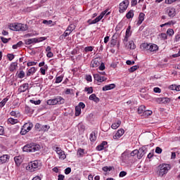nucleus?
<instances>
[{"label":"nucleus","mask_w":180,"mask_h":180,"mask_svg":"<svg viewBox=\"0 0 180 180\" xmlns=\"http://www.w3.org/2000/svg\"><path fill=\"white\" fill-rule=\"evenodd\" d=\"M41 161L34 160L29 162L28 165L26 167V169L27 171H30V172H34L36 171H39V169H41Z\"/></svg>","instance_id":"f257e3e1"},{"label":"nucleus","mask_w":180,"mask_h":180,"mask_svg":"<svg viewBox=\"0 0 180 180\" xmlns=\"http://www.w3.org/2000/svg\"><path fill=\"white\" fill-rule=\"evenodd\" d=\"M41 146L36 143H28L23 146L22 151L25 153H35V151H40Z\"/></svg>","instance_id":"f03ea898"},{"label":"nucleus","mask_w":180,"mask_h":180,"mask_svg":"<svg viewBox=\"0 0 180 180\" xmlns=\"http://www.w3.org/2000/svg\"><path fill=\"white\" fill-rule=\"evenodd\" d=\"M142 50H146V51H150V53H154V51H158V46L155 44H148L143 43L141 45Z\"/></svg>","instance_id":"7ed1b4c3"},{"label":"nucleus","mask_w":180,"mask_h":180,"mask_svg":"<svg viewBox=\"0 0 180 180\" xmlns=\"http://www.w3.org/2000/svg\"><path fill=\"white\" fill-rule=\"evenodd\" d=\"M65 100L60 96H58L53 99H49L46 101L47 105L54 106V105H63Z\"/></svg>","instance_id":"20e7f679"},{"label":"nucleus","mask_w":180,"mask_h":180,"mask_svg":"<svg viewBox=\"0 0 180 180\" xmlns=\"http://www.w3.org/2000/svg\"><path fill=\"white\" fill-rule=\"evenodd\" d=\"M11 30H15V32H26L29 27L26 24L14 23V25H10Z\"/></svg>","instance_id":"39448f33"},{"label":"nucleus","mask_w":180,"mask_h":180,"mask_svg":"<svg viewBox=\"0 0 180 180\" xmlns=\"http://www.w3.org/2000/svg\"><path fill=\"white\" fill-rule=\"evenodd\" d=\"M159 168V176H162L164 175H166V174H168V171L171 169V165L169 164H161L158 166Z\"/></svg>","instance_id":"423d86ee"},{"label":"nucleus","mask_w":180,"mask_h":180,"mask_svg":"<svg viewBox=\"0 0 180 180\" xmlns=\"http://www.w3.org/2000/svg\"><path fill=\"white\" fill-rule=\"evenodd\" d=\"M129 0H124L120 4V13H124V12H126L127 8H129Z\"/></svg>","instance_id":"0eeeda50"},{"label":"nucleus","mask_w":180,"mask_h":180,"mask_svg":"<svg viewBox=\"0 0 180 180\" xmlns=\"http://www.w3.org/2000/svg\"><path fill=\"white\" fill-rule=\"evenodd\" d=\"M165 11L169 18H171L172 19V18H175V16L176 15V9H175V8L174 7H167L165 8Z\"/></svg>","instance_id":"6e6552de"},{"label":"nucleus","mask_w":180,"mask_h":180,"mask_svg":"<svg viewBox=\"0 0 180 180\" xmlns=\"http://www.w3.org/2000/svg\"><path fill=\"white\" fill-rule=\"evenodd\" d=\"M49 129H50L49 125H43L39 123L35 124V130L37 131H49Z\"/></svg>","instance_id":"1a4fd4ad"},{"label":"nucleus","mask_w":180,"mask_h":180,"mask_svg":"<svg viewBox=\"0 0 180 180\" xmlns=\"http://www.w3.org/2000/svg\"><path fill=\"white\" fill-rule=\"evenodd\" d=\"M121 158L123 162H125L126 164H130V153H129V151L127 150L124 151L122 154Z\"/></svg>","instance_id":"9d476101"},{"label":"nucleus","mask_w":180,"mask_h":180,"mask_svg":"<svg viewBox=\"0 0 180 180\" xmlns=\"http://www.w3.org/2000/svg\"><path fill=\"white\" fill-rule=\"evenodd\" d=\"M138 160H141L144 155H146L147 153V148L146 147H142L138 150Z\"/></svg>","instance_id":"9b49d317"},{"label":"nucleus","mask_w":180,"mask_h":180,"mask_svg":"<svg viewBox=\"0 0 180 180\" xmlns=\"http://www.w3.org/2000/svg\"><path fill=\"white\" fill-rule=\"evenodd\" d=\"M155 102H157V103H164L165 105V104L169 103V102H171V98H169L168 97L156 98Z\"/></svg>","instance_id":"f8f14e48"},{"label":"nucleus","mask_w":180,"mask_h":180,"mask_svg":"<svg viewBox=\"0 0 180 180\" xmlns=\"http://www.w3.org/2000/svg\"><path fill=\"white\" fill-rule=\"evenodd\" d=\"M99 65H101V58H96L91 60L90 67L92 68H97Z\"/></svg>","instance_id":"ddd939ff"},{"label":"nucleus","mask_w":180,"mask_h":180,"mask_svg":"<svg viewBox=\"0 0 180 180\" xmlns=\"http://www.w3.org/2000/svg\"><path fill=\"white\" fill-rule=\"evenodd\" d=\"M94 78L95 81H97V82H105V81L108 79L107 77L101 76V75H99V73L94 74Z\"/></svg>","instance_id":"4468645a"},{"label":"nucleus","mask_w":180,"mask_h":180,"mask_svg":"<svg viewBox=\"0 0 180 180\" xmlns=\"http://www.w3.org/2000/svg\"><path fill=\"white\" fill-rule=\"evenodd\" d=\"M56 151L57 154H58L59 158H60V160H65V158H67V156L65 155V153L60 148L56 147Z\"/></svg>","instance_id":"2eb2a0df"},{"label":"nucleus","mask_w":180,"mask_h":180,"mask_svg":"<svg viewBox=\"0 0 180 180\" xmlns=\"http://www.w3.org/2000/svg\"><path fill=\"white\" fill-rule=\"evenodd\" d=\"M108 15H110V12H108V10H105L104 11L101 12V13L95 18L96 22L98 23V22H101V20H102V19H103V16Z\"/></svg>","instance_id":"dca6fc26"},{"label":"nucleus","mask_w":180,"mask_h":180,"mask_svg":"<svg viewBox=\"0 0 180 180\" xmlns=\"http://www.w3.org/2000/svg\"><path fill=\"white\" fill-rule=\"evenodd\" d=\"M108 148V141H103L100 145L97 146L96 150L97 151H102V150H106Z\"/></svg>","instance_id":"f3484780"},{"label":"nucleus","mask_w":180,"mask_h":180,"mask_svg":"<svg viewBox=\"0 0 180 180\" xmlns=\"http://www.w3.org/2000/svg\"><path fill=\"white\" fill-rule=\"evenodd\" d=\"M123 134H124V129H118V131L113 136L114 140H119V139H120L123 136Z\"/></svg>","instance_id":"a211bd4d"},{"label":"nucleus","mask_w":180,"mask_h":180,"mask_svg":"<svg viewBox=\"0 0 180 180\" xmlns=\"http://www.w3.org/2000/svg\"><path fill=\"white\" fill-rule=\"evenodd\" d=\"M11 156L9 155H3L0 157V164H6L9 161Z\"/></svg>","instance_id":"6ab92c4d"},{"label":"nucleus","mask_w":180,"mask_h":180,"mask_svg":"<svg viewBox=\"0 0 180 180\" xmlns=\"http://www.w3.org/2000/svg\"><path fill=\"white\" fill-rule=\"evenodd\" d=\"M27 89H29V83H25L20 86L18 91L20 94H22L23 92H26Z\"/></svg>","instance_id":"aec40b11"},{"label":"nucleus","mask_w":180,"mask_h":180,"mask_svg":"<svg viewBox=\"0 0 180 180\" xmlns=\"http://www.w3.org/2000/svg\"><path fill=\"white\" fill-rule=\"evenodd\" d=\"M36 71H37V68L35 67L27 69L26 77H30L31 75H33L36 72Z\"/></svg>","instance_id":"412c9836"},{"label":"nucleus","mask_w":180,"mask_h":180,"mask_svg":"<svg viewBox=\"0 0 180 180\" xmlns=\"http://www.w3.org/2000/svg\"><path fill=\"white\" fill-rule=\"evenodd\" d=\"M125 47L128 50H134L136 49V44H134V41H130L125 45Z\"/></svg>","instance_id":"4be33fe9"},{"label":"nucleus","mask_w":180,"mask_h":180,"mask_svg":"<svg viewBox=\"0 0 180 180\" xmlns=\"http://www.w3.org/2000/svg\"><path fill=\"white\" fill-rule=\"evenodd\" d=\"M14 161L17 167H19L22 164L23 159H22V156H15L14 157Z\"/></svg>","instance_id":"5701e85b"},{"label":"nucleus","mask_w":180,"mask_h":180,"mask_svg":"<svg viewBox=\"0 0 180 180\" xmlns=\"http://www.w3.org/2000/svg\"><path fill=\"white\" fill-rule=\"evenodd\" d=\"M25 44L27 46L30 44H33L34 43H37V38L27 39L25 40Z\"/></svg>","instance_id":"b1692460"},{"label":"nucleus","mask_w":180,"mask_h":180,"mask_svg":"<svg viewBox=\"0 0 180 180\" xmlns=\"http://www.w3.org/2000/svg\"><path fill=\"white\" fill-rule=\"evenodd\" d=\"M115 88H116V84H111L104 86L103 87V91H110V89H115Z\"/></svg>","instance_id":"393cba45"},{"label":"nucleus","mask_w":180,"mask_h":180,"mask_svg":"<svg viewBox=\"0 0 180 180\" xmlns=\"http://www.w3.org/2000/svg\"><path fill=\"white\" fill-rule=\"evenodd\" d=\"M18 67V62H13L9 66V71L11 72H13L16 70V68Z\"/></svg>","instance_id":"a878e982"},{"label":"nucleus","mask_w":180,"mask_h":180,"mask_svg":"<svg viewBox=\"0 0 180 180\" xmlns=\"http://www.w3.org/2000/svg\"><path fill=\"white\" fill-rule=\"evenodd\" d=\"M23 128L25 129L26 131L29 132L33 128V124L32 122L25 123L23 125Z\"/></svg>","instance_id":"bb28decb"},{"label":"nucleus","mask_w":180,"mask_h":180,"mask_svg":"<svg viewBox=\"0 0 180 180\" xmlns=\"http://www.w3.org/2000/svg\"><path fill=\"white\" fill-rule=\"evenodd\" d=\"M71 34V32L68 31V29L65 30L64 33L59 37L60 40H64L66 37H68V36Z\"/></svg>","instance_id":"cd10ccee"},{"label":"nucleus","mask_w":180,"mask_h":180,"mask_svg":"<svg viewBox=\"0 0 180 180\" xmlns=\"http://www.w3.org/2000/svg\"><path fill=\"white\" fill-rule=\"evenodd\" d=\"M15 76H17V78H19L20 79H23L24 77L26 76V73L23 70H20V72L18 71L15 74Z\"/></svg>","instance_id":"c85d7f7f"},{"label":"nucleus","mask_w":180,"mask_h":180,"mask_svg":"<svg viewBox=\"0 0 180 180\" xmlns=\"http://www.w3.org/2000/svg\"><path fill=\"white\" fill-rule=\"evenodd\" d=\"M144 16H146V14H144V13H139L138 25H141L143 23V22L144 21Z\"/></svg>","instance_id":"c756f323"},{"label":"nucleus","mask_w":180,"mask_h":180,"mask_svg":"<svg viewBox=\"0 0 180 180\" xmlns=\"http://www.w3.org/2000/svg\"><path fill=\"white\" fill-rule=\"evenodd\" d=\"M120 124H122V121L118 120L117 122H114L111 125V128H112L114 130H116V129H118L120 127Z\"/></svg>","instance_id":"7c9ffc66"},{"label":"nucleus","mask_w":180,"mask_h":180,"mask_svg":"<svg viewBox=\"0 0 180 180\" xmlns=\"http://www.w3.org/2000/svg\"><path fill=\"white\" fill-rule=\"evenodd\" d=\"M134 16V11L130 10L127 14V19H131Z\"/></svg>","instance_id":"2f4dec72"},{"label":"nucleus","mask_w":180,"mask_h":180,"mask_svg":"<svg viewBox=\"0 0 180 180\" xmlns=\"http://www.w3.org/2000/svg\"><path fill=\"white\" fill-rule=\"evenodd\" d=\"M146 112V107L144 105H141L138 108V113L139 115H141V113H145Z\"/></svg>","instance_id":"473e14b6"},{"label":"nucleus","mask_w":180,"mask_h":180,"mask_svg":"<svg viewBox=\"0 0 180 180\" xmlns=\"http://www.w3.org/2000/svg\"><path fill=\"white\" fill-rule=\"evenodd\" d=\"M8 123H11V124H16V123H19V120L18 119H13L12 117L8 118Z\"/></svg>","instance_id":"72a5a7b5"},{"label":"nucleus","mask_w":180,"mask_h":180,"mask_svg":"<svg viewBox=\"0 0 180 180\" xmlns=\"http://www.w3.org/2000/svg\"><path fill=\"white\" fill-rule=\"evenodd\" d=\"M115 38V36H112V39L110 41V46L111 47H115L116 44H117V39Z\"/></svg>","instance_id":"f704fd0d"},{"label":"nucleus","mask_w":180,"mask_h":180,"mask_svg":"<svg viewBox=\"0 0 180 180\" xmlns=\"http://www.w3.org/2000/svg\"><path fill=\"white\" fill-rule=\"evenodd\" d=\"M75 25L74 24H70V25H68V27L66 28V30H68V31H70L71 33H72V32H74V30H75Z\"/></svg>","instance_id":"c9c22d12"},{"label":"nucleus","mask_w":180,"mask_h":180,"mask_svg":"<svg viewBox=\"0 0 180 180\" xmlns=\"http://www.w3.org/2000/svg\"><path fill=\"white\" fill-rule=\"evenodd\" d=\"M131 30V27L129 25L126 30L125 37H130V36H131V32L130 31Z\"/></svg>","instance_id":"e433bc0d"},{"label":"nucleus","mask_w":180,"mask_h":180,"mask_svg":"<svg viewBox=\"0 0 180 180\" xmlns=\"http://www.w3.org/2000/svg\"><path fill=\"white\" fill-rule=\"evenodd\" d=\"M140 68V66L139 65H134L131 67L128 70L129 72H134V71H136V70H139Z\"/></svg>","instance_id":"4c0bfd02"},{"label":"nucleus","mask_w":180,"mask_h":180,"mask_svg":"<svg viewBox=\"0 0 180 180\" xmlns=\"http://www.w3.org/2000/svg\"><path fill=\"white\" fill-rule=\"evenodd\" d=\"M25 110L26 113H33V109H32L29 105H25Z\"/></svg>","instance_id":"58836bf2"},{"label":"nucleus","mask_w":180,"mask_h":180,"mask_svg":"<svg viewBox=\"0 0 180 180\" xmlns=\"http://www.w3.org/2000/svg\"><path fill=\"white\" fill-rule=\"evenodd\" d=\"M23 45V42L22 41H20L16 44L13 45V49L15 50L18 49V47H21Z\"/></svg>","instance_id":"ea45409f"},{"label":"nucleus","mask_w":180,"mask_h":180,"mask_svg":"<svg viewBox=\"0 0 180 180\" xmlns=\"http://www.w3.org/2000/svg\"><path fill=\"white\" fill-rule=\"evenodd\" d=\"M180 0H165V3L167 5H171V4H174V2H179Z\"/></svg>","instance_id":"a19ab883"},{"label":"nucleus","mask_w":180,"mask_h":180,"mask_svg":"<svg viewBox=\"0 0 180 180\" xmlns=\"http://www.w3.org/2000/svg\"><path fill=\"white\" fill-rule=\"evenodd\" d=\"M81 115V108L79 107H75V116H79Z\"/></svg>","instance_id":"79ce46f5"},{"label":"nucleus","mask_w":180,"mask_h":180,"mask_svg":"<svg viewBox=\"0 0 180 180\" xmlns=\"http://www.w3.org/2000/svg\"><path fill=\"white\" fill-rule=\"evenodd\" d=\"M84 91L85 92H87V94H92V92H94V89L92 87H85Z\"/></svg>","instance_id":"37998d69"},{"label":"nucleus","mask_w":180,"mask_h":180,"mask_svg":"<svg viewBox=\"0 0 180 180\" xmlns=\"http://www.w3.org/2000/svg\"><path fill=\"white\" fill-rule=\"evenodd\" d=\"M63 81V76H56V84H60Z\"/></svg>","instance_id":"c03bdc74"},{"label":"nucleus","mask_w":180,"mask_h":180,"mask_svg":"<svg viewBox=\"0 0 180 180\" xmlns=\"http://www.w3.org/2000/svg\"><path fill=\"white\" fill-rule=\"evenodd\" d=\"M112 169H113V167L105 166L103 167V171H104V172H108V171H112Z\"/></svg>","instance_id":"a18cd8bd"},{"label":"nucleus","mask_w":180,"mask_h":180,"mask_svg":"<svg viewBox=\"0 0 180 180\" xmlns=\"http://www.w3.org/2000/svg\"><path fill=\"white\" fill-rule=\"evenodd\" d=\"M30 103H34V105H40L41 103V101H34V100H30Z\"/></svg>","instance_id":"49530a36"},{"label":"nucleus","mask_w":180,"mask_h":180,"mask_svg":"<svg viewBox=\"0 0 180 180\" xmlns=\"http://www.w3.org/2000/svg\"><path fill=\"white\" fill-rule=\"evenodd\" d=\"M77 155H79V157H82V155H84V149L79 148L77 150Z\"/></svg>","instance_id":"de8ad7c7"},{"label":"nucleus","mask_w":180,"mask_h":180,"mask_svg":"<svg viewBox=\"0 0 180 180\" xmlns=\"http://www.w3.org/2000/svg\"><path fill=\"white\" fill-rule=\"evenodd\" d=\"M167 34L169 36H174V30L169 28L167 31Z\"/></svg>","instance_id":"09e8293b"},{"label":"nucleus","mask_w":180,"mask_h":180,"mask_svg":"<svg viewBox=\"0 0 180 180\" xmlns=\"http://www.w3.org/2000/svg\"><path fill=\"white\" fill-rule=\"evenodd\" d=\"M94 50V46H86L84 48V51H86V53H88L89 51H93Z\"/></svg>","instance_id":"8fccbe9b"},{"label":"nucleus","mask_w":180,"mask_h":180,"mask_svg":"<svg viewBox=\"0 0 180 180\" xmlns=\"http://www.w3.org/2000/svg\"><path fill=\"white\" fill-rule=\"evenodd\" d=\"M42 23H44V25H51V23H53V20H44Z\"/></svg>","instance_id":"3c124183"},{"label":"nucleus","mask_w":180,"mask_h":180,"mask_svg":"<svg viewBox=\"0 0 180 180\" xmlns=\"http://www.w3.org/2000/svg\"><path fill=\"white\" fill-rule=\"evenodd\" d=\"M7 58H8L9 61H12V60L15 58V55H13V53H8L7 55Z\"/></svg>","instance_id":"603ef678"},{"label":"nucleus","mask_w":180,"mask_h":180,"mask_svg":"<svg viewBox=\"0 0 180 180\" xmlns=\"http://www.w3.org/2000/svg\"><path fill=\"white\" fill-rule=\"evenodd\" d=\"M0 39H1V41H2L3 43H4V44L8 43V42L9 41V40H11V38L6 39V38H5V37H1Z\"/></svg>","instance_id":"864d4df0"},{"label":"nucleus","mask_w":180,"mask_h":180,"mask_svg":"<svg viewBox=\"0 0 180 180\" xmlns=\"http://www.w3.org/2000/svg\"><path fill=\"white\" fill-rule=\"evenodd\" d=\"M143 115H145V116H151V115H153V111L145 110V112Z\"/></svg>","instance_id":"5fc2aeb1"},{"label":"nucleus","mask_w":180,"mask_h":180,"mask_svg":"<svg viewBox=\"0 0 180 180\" xmlns=\"http://www.w3.org/2000/svg\"><path fill=\"white\" fill-rule=\"evenodd\" d=\"M160 37L162 40H167L168 39V36L165 33H161Z\"/></svg>","instance_id":"6e6d98bb"},{"label":"nucleus","mask_w":180,"mask_h":180,"mask_svg":"<svg viewBox=\"0 0 180 180\" xmlns=\"http://www.w3.org/2000/svg\"><path fill=\"white\" fill-rule=\"evenodd\" d=\"M127 175V172L125 171H122L120 172L119 176L120 178H123V176H126Z\"/></svg>","instance_id":"4d7b16f0"},{"label":"nucleus","mask_w":180,"mask_h":180,"mask_svg":"<svg viewBox=\"0 0 180 180\" xmlns=\"http://www.w3.org/2000/svg\"><path fill=\"white\" fill-rule=\"evenodd\" d=\"M86 80L88 82H92V76H91V75H86Z\"/></svg>","instance_id":"13d9d810"},{"label":"nucleus","mask_w":180,"mask_h":180,"mask_svg":"<svg viewBox=\"0 0 180 180\" xmlns=\"http://www.w3.org/2000/svg\"><path fill=\"white\" fill-rule=\"evenodd\" d=\"M98 70H100V71H103V70H105V63H100V65L98 66Z\"/></svg>","instance_id":"bf43d9fd"},{"label":"nucleus","mask_w":180,"mask_h":180,"mask_svg":"<svg viewBox=\"0 0 180 180\" xmlns=\"http://www.w3.org/2000/svg\"><path fill=\"white\" fill-rule=\"evenodd\" d=\"M155 151L156 154H161V153H162V149L158 146V147H156Z\"/></svg>","instance_id":"052dcab7"},{"label":"nucleus","mask_w":180,"mask_h":180,"mask_svg":"<svg viewBox=\"0 0 180 180\" xmlns=\"http://www.w3.org/2000/svg\"><path fill=\"white\" fill-rule=\"evenodd\" d=\"M5 134V128L4 127L0 126V136H4Z\"/></svg>","instance_id":"680f3d73"},{"label":"nucleus","mask_w":180,"mask_h":180,"mask_svg":"<svg viewBox=\"0 0 180 180\" xmlns=\"http://www.w3.org/2000/svg\"><path fill=\"white\" fill-rule=\"evenodd\" d=\"M96 140V136L94 135L93 133L90 134V141H95Z\"/></svg>","instance_id":"e2e57ef3"},{"label":"nucleus","mask_w":180,"mask_h":180,"mask_svg":"<svg viewBox=\"0 0 180 180\" xmlns=\"http://www.w3.org/2000/svg\"><path fill=\"white\" fill-rule=\"evenodd\" d=\"M37 65V62H28L27 63V67H32L33 65Z\"/></svg>","instance_id":"0e129e2a"},{"label":"nucleus","mask_w":180,"mask_h":180,"mask_svg":"<svg viewBox=\"0 0 180 180\" xmlns=\"http://www.w3.org/2000/svg\"><path fill=\"white\" fill-rule=\"evenodd\" d=\"M65 175H68L69 174H71V167H67L65 169Z\"/></svg>","instance_id":"69168bd1"},{"label":"nucleus","mask_w":180,"mask_h":180,"mask_svg":"<svg viewBox=\"0 0 180 180\" xmlns=\"http://www.w3.org/2000/svg\"><path fill=\"white\" fill-rule=\"evenodd\" d=\"M87 23H89V25H95V23H98L96 22V20L94 19V20H89L87 21Z\"/></svg>","instance_id":"338daca9"},{"label":"nucleus","mask_w":180,"mask_h":180,"mask_svg":"<svg viewBox=\"0 0 180 180\" xmlns=\"http://www.w3.org/2000/svg\"><path fill=\"white\" fill-rule=\"evenodd\" d=\"M41 178H43V174H40V176H36L32 179V180H41Z\"/></svg>","instance_id":"774afa93"}]
</instances>
